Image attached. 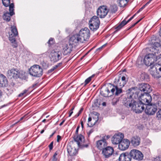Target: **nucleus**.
Masks as SVG:
<instances>
[{
  "label": "nucleus",
  "mask_w": 161,
  "mask_h": 161,
  "mask_svg": "<svg viewBox=\"0 0 161 161\" xmlns=\"http://www.w3.org/2000/svg\"><path fill=\"white\" fill-rule=\"evenodd\" d=\"M137 97H139L140 101L138 102L135 101L132 107L133 110L136 113H141L144 109V105H146L150 103L152 101V97L150 95L145 94L142 96H138V92H135Z\"/></svg>",
  "instance_id": "obj_1"
},
{
  "label": "nucleus",
  "mask_w": 161,
  "mask_h": 161,
  "mask_svg": "<svg viewBox=\"0 0 161 161\" xmlns=\"http://www.w3.org/2000/svg\"><path fill=\"white\" fill-rule=\"evenodd\" d=\"M160 46V44L158 42H155L152 47L150 48V51L153 53H149L145 56L140 55L138 58V60H161V54L157 56L156 53H158L159 50L158 47Z\"/></svg>",
  "instance_id": "obj_2"
},
{
  "label": "nucleus",
  "mask_w": 161,
  "mask_h": 161,
  "mask_svg": "<svg viewBox=\"0 0 161 161\" xmlns=\"http://www.w3.org/2000/svg\"><path fill=\"white\" fill-rule=\"evenodd\" d=\"M90 33L89 30L86 27L81 29L79 34L73 35L70 38V42L75 43L79 42L83 43L87 40L90 37Z\"/></svg>",
  "instance_id": "obj_3"
},
{
  "label": "nucleus",
  "mask_w": 161,
  "mask_h": 161,
  "mask_svg": "<svg viewBox=\"0 0 161 161\" xmlns=\"http://www.w3.org/2000/svg\"><path fill=\"white\" fill-rule=\"evenodd\" d=\"M126 82L125 77L124 76H122L121 79L119 78L115 79V81L114 82V85L112 84V87L115 92V95L117 96L122 93V88L124 86Z\"/></svg>",
  "instance_id": "obj_4"
},
{
  "label": "nucleus",
  "mask_w": 161,
  "mask_h": 161,
  "mask_svg": "<svg viewBox=\"0 0 161 161\" xmlns=\"http://www.w3.org/2000/svg\"><path fill=\"white\" fill-rule=\"evenodd\" d=\"M43 69L39 65L35 64L32 66L29 69V73L34 78L41 77L43 75Z\"/></svg>",
  "instance_id": "obj_5"
},
{
  "label": "nucleus",
  "mask_w": 161,
  "mask_h": 161,
  "mask_svg": "<svg viewBox=\"0 0 161 161\" xmlns=\"http://www.w3.org/2000/svg\"><path fill=\"white\" fill-rule=\"evenodd\" d=\"M115 92L114 89L112 87V84L110 83L108 87L102 89L100 93L104 97H109L115 94Z\"/></svg>",
  "instance_id": "obj_6"
},
{
  "label": "nucleus",
  "mask_w": 161,
  "mask_h": 161,
  "mask_svg": "<svg viewBox=\"0 0 161 161\" xmlns=\"http://www.w3.org/2000/svg\"><path fill=\"white\" fill-rule=\"evenodd\" d=\"M110 137L109 135H103L102 136L101 139L96 142V146L100 150H103L108 146L106 141Z\"/></svg>",
  "instance_id": "obj_7"
},
{
  "label": "nucleus",
  "mask_w": 161,
  "mask_h": 161,
  "mask_svg": "<svg viewBox=\"0 0 161 161\" xmlns=\"http://www.w3.org/2000/svg\"><path fill=\"white\" fill-rule=\"evenodd\" d=\"M100 21L99 18L96 16H93L89 22V27L93 31H96L99 27Z\"/></svg>",
  "instance_id": "obj_8"
},
{
  "label": "nucleus",
  "mask_w": 161,
  "mask_h": 161,
  "mask_svg": "<svg viewBox=\"0 0 161 161\" xmlns=\"http://www.w3.org/2000/svg\"><path fill=\"white\" fill-rule=\"evenodd\" d=\"M74 141L76 142L79 147L80 148L87 147L88 145L85 144V138L84 136L81 134L75 136L74 137Z\"/></svg>",
  "instance_id": "obj_9"
},
{
  "label": "nucleus",
  "mask_w": 161,
  "mask_h": 161,
  "mask_svg": "<svg viewBox=\"0 0 161 161\" xmlns=\"http://www.w3.org/2000/svg\"><path fill=\"white\" fill-rule=\"evenodd\" d=\"M14 5L13 3H12L9 5V12H4L3 16V19L7 22H9L11 19V17L14 14Z\"/></svg>",
  "instance_id": "obj_10"
},
{
  "label": "nucleus",
  "mask_w": 161,
  "mask_h": 161,
  "mask_svg": "<svg viewBox=\"0 0 161 161\" xmlns=\"http://www.w3.org/2000/svg\"><path fill=\"white\" fill-rule=\"evenodd\" d=\"M130 154L131 158L134 159L141 160L143 159V155L140 151L136 149L131 150L130 152Z\"/></svg>",
  "instance_id": "obj_11"
},
{
  "label": "nucleus",
  "mask_w": 161,
  "mask_h": 161,
  "mask_svg": "<svg viewBox=\"0 0 161 161\" xmlns=\"http://www.w3.org/2000/svg\"><path fill=\"white\" fill-rule=\"evenodd\" d=\"M9 39L11 43L15 42V37L18 36V32L16 26H11V31L9 32Z\"/></svg>",
  "instance_id": "obj_12"
},
{
  "label": "nucleus",
  "mask_w": 161,
  "mask_h": 161,
  "mask_svg": "<svg viewBox=\"0 0 161 161\" xmlns=\"http://www.w3.org/2000/svg\"><path fill=\"white\" fill-rule=\"evenodd\" d=\"M139 89L140 91L141 92L143 91L144 92V93L143 94L141 93V95L140 96L144 95L145 94L150 95L148 93L152 91L150 85L147 83H142L140 84L139 85ZM136 92L137 93L138 92H138Z\"/></svg>",
  "instance_id": "obj_13"
},
{
  "label": "nucleus",
  "mask_w": 161,
  "mask_h": 161,
  "mask_svg": "<svg viewBox=\"0 0 161 161\" xmlns=\"http://www.w3.org/2000/svg\"><path fill=\"white\" fill-rule=\"evenodd\" d=\"M108 10L107 7L105 6H101L99 7L97 11L98 16L101 18H104L107 15Z\"/></svg>",
  "instance_id": "obj_14"
},
{
  "label": "nucleus",
  "mask_w": 161,
  "mask_h": 161,
  "mask_svg": "<svg viewBox=\"0 0 161 161\" xmlns=\"http://www.w3.org/2000/svg\"><path fill=\"white\" fill-rule=\"evenodd\" d=\"M114 149L113 147L107 146L102 150V154L106 158H110L114 153Z\"/></svg>",
  "instance_id": "obj_15"
},
{
  "label": "nucleus",
  "mask_w": 161,
  "mask_h": 161,
  "mask_svg": "<svg viewBox=\"0 0 161 161\" xmlns=\"http://www.w3.org/2000/svg\"><path fill=\"white\" fill-rule=\"evenodd\" d=\"M124 137V134L121 133L115 134L111 138L112 142L114 144H119Z\"/></svg>",
  "instance_id": "obj_16"
},
{
  "label": "nucleus",
  "mask_w": 161,
  "mask_h": 161,
  "mask_svg": "<svg viewBox=\"0 0 161 161\" xmlns=\"http://www.w3.org/2000/svg\"><path fill=\"white\" fill-rule=\"evenodd\" d=\"M157 106L155 104H147L145 109L146 113L148 115H153L157 111Z\"/></svg>",
  "instance_id": "obj_17"
},
{
  "label": "nucleus",
  "mask_w": 161,
  "mask_h": 161,
  "mask_svg": "<svg viewBox=\"0 0 161 161\" xmlns=\"http://www.w3.org/2000/svg\"><path fill=\"white\" fill-rule=\"evenodd\" d=\"M130 143V141L128 139H122L119 144L118 148L120 150H125L128 148Z\"/></svg>",
  "instance_id": "obj_18"
},
{
  "label": "nucleus",
  "mask_w": 161,
  "mask_h": 161,
  "mask_svg": "<svg viewBox=\"0 0 161 161\" xmlns=\"http://www.w3.org/2000/svg\"><path fill=\"white\" fill-rule=\"evenodd\" d=\"M134 94L133 95H130L129 97L126 98L125 100H124L123 102L124 105L126 107L129 108L132 107V104L135 102V101L133 100L134 97L135 98H136V95L134 96Z\"/></svg>",
  "instance_id": "obj_19"
},
{
  "label": "nucleus",
  "mask_w": 161,
  "mask_h": 161,
  "mask_svg": "<svg viewBox=\"0 0 161 161\" xmlns=\"http://www.w3.org/2000/svg\"><path fill=\"white\" fill-rule=\"evenodd\" d=\"M69 42L68 44L65 45L63 47V53L64 55H66L70 53L72 51L73 47V44L74 42H70V39L69 41Z\"/></svg>",
  "instance_id": "obj_20"
},
{
  "label": "nucleus",
  "mask_w": 161,
  "mask_h": 161,
  "mask_svg": "<svg viewBox=\"0 0 161 161\" xmlns=\"http://www.w3.org/2000/svg\"><path fill=\"white\" fill-rule=\"evenodd\" d=\"M8 75L11 78H17L19 77V73L17 69H13L9 70L8 72Z\"/></svg>",
  "instance_id": "obj_21"
},
{
  "label": "nucleus",
  "mask_w": 161,
  "mask_h": 161,
  "mask_svg": "<svg viewBox=\"0 0 161 161\" xmlns=\"http://www.w3.org/2000/svg\"><path fill=\"white\" fill-rule=\"evenodd\" d=\"M51 55L52 57V60H59L61 59L62 54L60 52H55L54 50H53L51 53Z\"/></svg>",
  "instance_id": "obj_22"
},
{
  "label": "nucleus",
  "mask_w": 161,
  "mask_h": 161,
  "mask_svg": "<svg viewBox=\"0 0 161 161\" xmlns=\"http://www.w3.org/2000/svg\"><path fill=\"white\" fill-rule=\"evenodd\" d=\"M131 159L130 153L129 154L127 153H121L119 158V161H131Z\"/></svg>",
  "instance_id": "obj_23"
},
{
  "label": "nucleus",
  "mask_w": 161,
  "mask_h": 161,
  "mask_svg": "<svg viewBox=\"0 0 161 161\" xmlns=\"http://www.w3.org/2000/svg\"><path fill=\"white\" fill-rule=\"evenodd\" d=\"M140 138L138 136H136L131 137L130 139V143L133 146L136 147L140 145Z\"/></svg>",
  "instance_id": "obj_24"
},
{
  "label": "nucleus",
  "mask_w": 161,
  "mask_h": 161,
  "mask_svg": "<svg viewBox=\"0 0 161 161\" xmlns=\"http://www.w3.org/2000/svg\"><path fill=\"white\" fill-rule=\"evenodd\" d=\"M67 151L69 155L71 156L75 155L77 153L76 149L74 147H72L69 144L67 145Z\"/></svg>",
  "instance_id": "obj_25"
},
{
  "label": "nucleus",
  "mask_w": 161,
  "mask_h": 161,
  "mask_svg": "<svg viewBox=\"0 0 161 161\" xmlns=\"http://www.w3.org/2000/svg\"><path fill=\"white\" fill-rule=\"evenodd\" d=\"M8 83L6 77L3 75L0 74V87L6 86Z\"/></svg>",
  "instance_id": "obj_26"
},
{
  "label": "nucleus",
  "mask_w": 161,
  "mask_h": 161,
  "mask_svg": "<svg viewBox=\"0 0 161 161\" xmlns=\"http://www.w3.org/2000/svg\"><path fill=\"white\" fill-rule=\"evenodd\" d=\"M136 14H134L132 17L130 18L127 21L125 19L122 21L115 28V29L117 30H119L121 29L123 26L126 25L128 23L131 21Z\"/></svg>",
  "instance_id": "obj_27"
},
{
  "label": "nucleus",
  "mask_w": 161,
  "mask_h": 161,
  "mask_svg": "<svg viewBox=\"0 0 161 161\" xmlns=\"http://www.w3.org/2000/svg\"><path fill=\"white\" fill-rule=\"evenodd\" d=\"M118 10V7L116 5H114L111 6L109 8V11L112 14L115 13Z\"/></svg>",
  "instance_id": "obj_28"
},
{
  "label": "nucleus",
  "mask_w": 161,
  "mask_h": 161,
  "mask_svg": "<svg viewBox=\"0 0 161 161\" xmlns=\"http://www.w3.org/2000/svg\"><path fill=\"white\" fill-rule=\"evenodd\" d=\"M129 0H119V3L120 7H123L127 3Z\"/></svg>",
  "instance_id": "obj_29"
},
{
  "label": "nucleus",
  "mask_w": 161,
  "mask_h": 161,
  "mask_svg": "<svg viewBox=\"0 0 161 161\" xmlns=\"http://www.w3.org/2000/svg\"><path fill=\"white\" fill-rule=\"evenodd\" d=\"M62 63H58V64L56 65L53 66L51 69L49 70L48 71V73H50L53 72L54 70L56 69L58 67H59L61 66L62 64Z\"/></svg>",
  "instance_id": "obj_30"
},
{
  "label": "nucleus",
  "mask_w": 161,
  "mask_h": 161,
  "mask_svg": "<svg viewBox=\"0 0 161 161\" xmlns=\"http://www.w3.org/2000/svg\"><path fill=\"white\" fill-rule=\"evenodd\" d=\"M49 47H52L55 43V41L53 38H50L47 42Z\"/></svg>",
  "instance_id": "obj_31"
},
{
  "label": "nucleus",
  "mask_w": 161,
  "mask_h": 161,
  "mask_svg": "<svg viewBox=\"0 0 161 161\" xmlns=\"http://www.w3.org/2000/svg\"><path fill=\"white\" fill-rule=\"evenodd\" d=\"M3 3L5 6L8 7L11 4H10V0H2Z\"/></svg>",
  "instance_id": "obj_32"
},
{
  "label": "nucleus",
  "mask_w": 161,
  "mask_h": 161,
  "mask_svg": "<svg viewBox=\"0 0 161 161\" xmlns=\"http://www.w3.org/2000/svg\"><path fill=\"white\" fill-rule=\"evenodd\" d=\"M41 64L44 69H46L48 67L49 64L47 61H42Z\"/></svg>",
  "instance_id": "obj_33"
},
{
  "label": "nucleus",
  "mask_w": 161,
  "mask_h": 161,
  "mask_svg": "<svg viewBox=\"0 0 161 161\" xmlns=\"http://www.w3.org/2000/svg\"><path fill=\"white\" fill-rule=\"evenodd\" d=\"M59 151H56L53 156V158L52 161H57L58 159L56 156L59 153Z\"/></svg>",
  "instance_id": "obj_34"
},
{
  "label": "nucleus",
  "mask_w": 161,
  "mask_h": 161,
  "mask_svg": "<svg viewBox=\"0 0 161 161\" xmlns=\"http://www.w3.org/2000/svg\"><path fill=\"white\" fill-rule=\"evenodd\" d=\"M28 90H24L21 93L19 94V97H21L22 96L24 95L25 94L28 92Z\"/></svg>",
  "instance_id": "obj_35"
},
{
  "label": "nucleus",
  "mask_w": 161,
  "mask_h": 161,
  "mask_svg": "<svg viewBox=\"0 0 161 161\" xmlns=\"http://www.w3.org/2000/svg\"><path fill=\"white\" fill-rule=\"evenodd\" d=\"M157 117L158 119H160L161 118V109L159 110L157 113Z\"/></svg>",
  "instance_id": "obj_36"
},
{
  "label": "nucleus",
  "mask_w": 161,
  "mask_h": 161,
  "mask_svg": "<svg viewBox=\"0 0 161 161\" xmlns=\"http://www.w3.org/2000/svg\"><path fill=\"white\" fill-rule=\"evenodd\" d=\"M91 77H89L86 80H85V85H86L88 84L91 80Z\"/></svg>",
  "instance_id": "obj_37"
},
{
  "label": "nucleus",
  "mask_w": 161,
  "mask_h": 161,
  "mask_svg": "<svg viewBox=\"0 0 161 161\" xmlns=\"http://www.w3.org/2000/svg\"><path fill=\"white\" fill-rule=\"evenodd\" d=\"M141 19H140L137 21L135 23L132 25L128 29V30H129L131 29V28L134 27L141 20Z\"/></svg>",
  "instance_id": "obj_38"
},
{
  "label": "nucleus",
  "mask_w": 161,
  "mask_h": 161,
  "mask_svg": "<svg viewBox=\"0 0 161 161\" xmlns=\"http://www.w3.org/2000/svg\"><path fill=\"white\" fill-rule=\"evenodd\" d=\"M147 5H146V4L142 6L136 13V14H138L139 13L140 11H142L145 7Z\"/></svg>",
  "instance_id": "obj_39"
},
{
  "label": "nucleus",
  "mask_w": 161,
  "mask_h": 161,
  "mask_svg": "<svg viewBox=\"0 0 161 161\" xmlns=\"http://www.w3.org/2000/svg\"><path fill=\"white\" fill-rule=\"evenodd\" d=\"M12 46L16 48L18 47V44L16 42V41L13 42V43H12Z\"/></svg>",
  "instance_id": "obj_40"
},
{
  "label": "nucleus",
  "mask_w": 161,
  "mask_h": 161,
  "mask_svg": "<svg viewBox=\"0 0 161 161\" xmlns=\"http://www.w3.org/2000/svg\"><path fill=\"white\" fill-rule=\"evenodd\" d=\"M53 142H52L49 145L48 147L49 148L50 150H51L53 148Z\"/></svg>",
  "instance_id": "obj_41"
},
{
  "label": "nucleus",
  "mask_w": 161,
  "mask_h": 161,
  "mask_svg": "<svg viewBox=\"0 0 161 161\" xmlns=\"http://www.w3.org/2000/svg\"><path fill=\"white\" fill-rule=\"evenodd\" d=\"M93 114L95 115V116H96V118H97V120H96V121H97V120H98V118H99V114L97 113V112H94Z\"/></svg>",
  "instance_id": "obj_42"
},
{
  "label": "nucleus",
  "mask_w": 161,
  "mask_h": 161,
  "mask_svg": "<svg viewBox=\"0 0 161 161\" xmlns=\"http://www.w3.org/2000/svg\"><path fill=\"white\" fill-rule=\"evenodd\" d=\"M83 108H81L78 113V114L77 115V117L78 116L80 115V114L81 113V112L83 111Z\"/></svg>",
  "instance_id": "obj_43"
},
{
  "label": "nucleus",
  "mask_w": 161,
  "mask_h": 161,
  "mask_svg": "<svg viewBox=\"0 0 161 161\" xmlns=\"http://www.w3.org/2000/svg\"><path fill=\"white\" fill-rule=\"evenodd\" d=\"M57 138V141L59 142L61 139V136L59 135H58Z\"/></svg>",
  "instance_id": "obj_44"
},
{
  "label": "nucleus",
  "mask_w": 161,
  "mask_h": 161,
  "mask_svg": "<svg viewBox=\"0 0 161 161\" xmlns=\"http://www.w3.org/2000/svg\"><path fill=\"white\" fill-rule=\"evenodd\" d=\"M80 128V125H78L77 127V128H76V131H75V133L76 134H78V130H79V129Z\"/></svg>",
  "instance_id": "obj_45"
},
{
  "label": "nucleus",
  "mask_w": 161,
  "mask_h": 161,
  "mask_svg": "<svg viewBox=\"0 0 161 161\" xmlns=\"http://www.w3.org/2000/svg\"><path fill=\"white\" fill-rule=\"evenodd\" d=\"M65 119H63L62 121L60 123V124H59V125L60 126H61L63 124V123H64V122H65Z\"/></svg>",
  "instance_id": "obj_46"
},
{
  "label": "nucleus",
  "mask_w": 161,
  "mask_h": 161,
  "mask_svg": "<svg viewBox=\"0 0 161 161\" xmlns=\"http://www.w3.org/2000/svg\"><path fill=\"white\" fill-rule=\"evenodd\" d=\"M144 76V78L145 79L146 78H147L148 77V75L147 74H142V77Z\"/></svg>",
  "instance_id": "obj_47"
},
{
  "label": "nucleus",
  "mask_w": 161,
  "mask_h": 161,
  "mask_svg": "<svg viewBox=\"0 0 161 161\" xmlns=\"http://www.w3.org/2000/svg\"><path fill=\"white\" fill-rule=\"evenodd\" d=\"M24 117H21L19 120V121H18L17 122L15 123L14 124V125L15 124H16L17 123H18L19 121L22 120L23 119V118H24Z\"/></svg>",
  "instance_id": "obj_48"
},
{
  "label": "nucleus",
  "mask_w": 161,
  "mask_h": 161,
  "mask_svg": "<svg viewBox=\"0 0 161 161\" xmlns=\"http://www.w3.org/2000/svg\"><path fill=\"white\" fill-rule=\"evenodd\" d=\"M3 92L2 91L0 90V98H1L3 95Z\"/></svg>",
  "instance_id": "obj_49"
},
{
  "label": "nucleus",
  "mask_w": 161,
  "mask_h": 161,
  "mask_svg": "<svg viewBox=\"0 0 161 161\" xmlns=\"http://www.w3.org/2000/svg\"><path fill=\"white\" fill-rule=\"evenodd\" d=\"M73 113V111H70L69 112V117H70L71 115H72V113Z\"/></svg>",
  "instance_id": "obj_50"
},
{
  "label": "nucleus",
  "mask_w": 161,
  "mask_h": 161,
  "mask_svg": "<svg viewBox=\"0 0 161 161\" xmlns=\"http://www.w3.org/2000/svg\"><path fill=\"white\" fill-rule=\"evenodd\" d=\"M92 120V118L91 117H89L88 119V122L89 123Z\"/></svg>",
  "instance_id": "obj_51"
},
{
  "label": "nucleus",
  "mask_w": 161,
  "mask_h": 161,
  "mask_svg": "<svg viewBox=\"0 0 161 161\" xmlns=\"http://www.w3.org/2000/svg\"><path fill=\"white\" fill-rule=\"evenodd\" d=\"M152 0H149V1H148L146 4V5H147L148 4L151 2V1H152Z\"/></svg>",
  "instance_id": "obj_52"
},
{
  "label": "nucleus",
  "mask_w": 161,
  "mask_h": 161,
  "mask_svg": "<svg viewBox=\"0 0 161 161\" xmlns=\"http://www.w3.org/2000/svg\"><path fill=\"white\" fill-rule=\"evenodd\" d=\"M80 124L81 125V126L82 128H83V121H81L80 123Z\"/></svg>",
  "instance_id": "obj_53"
},
{
  "label": "nucleus",
  "mask_w": 161,
  "mask_h": 161,
  "mask_svg": "<svg viewBox=\"0 0 161 161\" xmlns=\"http://www.w3.org/2000/svg\"><path fill=\"white\" fill-rule=\"evenodd\" d=\"M159 36L161 37V28L159 30Z\"/></svg>",
  "instance_id": "obj_54"
},
{
  "label": "nucleus",
  "mask_w": 161,
  "mask_h": 161,
  "mask_svg": "<svg viewBox=\"0 0 161 161\" xmlns=\"http://www.w3.org/2000/svg\"><path fill=\"white\" fill-rule=\"evenodd\" d=\"M92 132V130H90L88 132V135H90Z\"/></svg>",
  "instance_id": "obj_55"
},
{
  "label": "nucleus",
  "mask_w": 161,
  "mask_h": 161,
  "mask_svg": "<svg viewBox=\"0 0 161 161\" xmlns=\"http://www.w3.org/2000/svg\"><path fill=\"white\" fill-rule=\"evenodd\" d=\"M119 101V99H116V101L114 102V104H116V103Z\"/></svg>",
  "instance_id": "obj_56"
},
{
  "label": "nucleus",
  "mask_w": 161,
  "mask_h": 161,
  "mask_svg": "<svg viewBox=\"0 0 161 161\" xmlns=\"http://www.w3.org/2000/svg\"><path fill=\"white\" fill-rule=\"evenodd\" d=\"M44 130H42V131H41L40 133H41V134H42V133H43L44 132Z\"/></svg>",
  "instance_id": "obj_57"
},
{
  "label": "nucleus",
  "mask_w": 161,
  "mask_h": 161,
  "mask_svg": "<svg viewBox=\"0 0 161 161\" xmlns=\"http://www.w3.org/2000/svg\"><path fill=\"white\" fill-rule=\"evenodd\" d=\"M95 75L94 74V75H92L90 77H91V79Z\"/></svg>",
  "instance_id": "obj_58"
},
{
  "label": "nucleus",
  "mask_w": 161,
  "mask_h": 161,
  "mask_svg": "<svg viewBox=\"0 0 161 161\" xmlns=\"http://www.w3.org/2000/svg\"><path fill=\"white\" fill-rule=\"evenodd\" d=\"M37 85V84H34L33 85V86H32L33 87H34L35 86H36Z\"/></svg>",
  "instance_id": "obj_59"
},
{
  "label": "nucleus",
  "mask_w": 161,
  "mask_h": 161,
  "mask_svg": "<svg viewBox=\"0 0 161 161\" xmlns=\"http://www.w3.org/2000/svg\"><path fill=\"white\" fill-rule=\"evenodd\" d=\"M106 103H105V102H104V103H103V106H105V105H106Z\"/></svg>",
  "instance_id": "obj_60"
},
{
  "label": "nucleus",
  "mask_w": 161,
  "mask_h": 161,
  "mask_svg": "<svg viewBox=\"0 0 161 161\" xmlns=\"http://www.w3.org/2000/svg\"><path fill=\"white\" fill-rule=\"evenodd\" d=\"M55 132L53 133L50 136V137H51L52 136H53V135L54 134Z\"/></svg>",
  "instance_id": "obj_61"
},
{
  "label": "nucleus",
  "mask_w": 161,
  "mask_h": 161,
  "mask_svg": "<svg viewBox=\"0 0 161 161\" xmlns=\"http://www.w3.org/2000/svg\"><path fill=\"white\" fill-rule=\"evenodd\" d=\"M46 121V119H43L42 121V122H45V121Z\"/></svg>",
  "instance_id": "obj_62"
},
{
  "label": "nucleus",
  "mask_w": 161,
  "mask_h": 161,
  "mask_svg": "<svg viewBox=\"0 0 161 161\" xmlns=\"http://www.w3.org/2000/svg\"><path fill=\"white\" fill-rule=\"evenodd\" d=\"M74 107H73V108H71V110H70V111H73V110L74 109Z\"/></svg>",
  "instance_id": "obj_63"
},
{
  "label": "nucleus",
  "mask_w": 161,
  "mask_h": 161,
  "mask_svg": "<svg viewBox=\"0 0 161 161\" xmlns=\"http://www.w3.org/2000/svg\"><path fill=\"white\" fill-rule=\"evenodd\" d=\"M102 47H103V46H102V47H100V48H98V49H97V50H99V49H102Z\"/></svg>",
  "instance_id": "obj_64"
}]
</instances>
